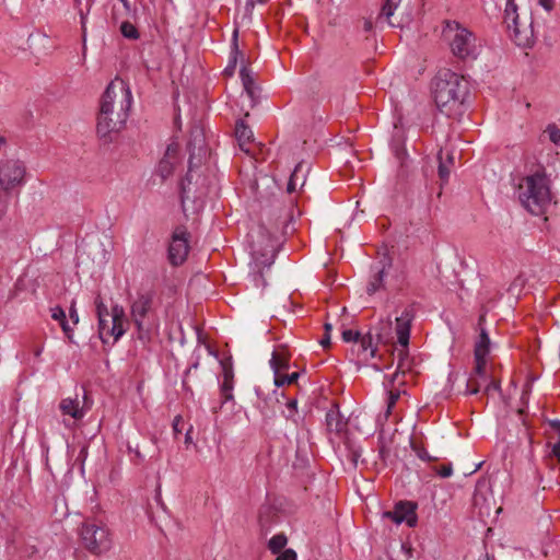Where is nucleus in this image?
<instances>
[{
    "label": "nucleus",
    "mask_w": 560,
    "mask_h": 560,
    "mask_svg": "<svg viewBox=\"0 0 560 560\" xmlns=\"http://www.w3.org/2000/svg\"><path fill=\"white\" fill-rule=\"evenodd\" d=\"M442 39L459 60H475L479 55L476 35L457 21L443 22Z\"/></svg>",
    "instance_id": "5"
},
{
    "label": "nucleus",
    "mask_w": 560,
    "mask_h": 560,
    "mask_svg": "<svg viewBox=\"0 0 560 560\" xmlns=\"http://www.w3.org/2000/svg\"><path fill=\"white\" fill-rule=\"evenodd\" d=\"M278 557L276 560H296L298 556L296 552L293 549H285L284 551H281L280 553H277Z\"/></svg>",
    "instance_id": "50"
},
{
    "label": "nucleus",
    "mask_w": 560,
    "mask_h": 560,
    "mask_svg": "<svg viewBox=\"0 0 560 560\" xmlns=\"http://www.w3.org/2000/svg\"><path fill=\"white\" fill-rule=\"evenodd\" d=\"M434 470L436 471V474L439 476H441L442 478H447V477H451L452 474H453V467H452V464L448 463V464H445V465H442L440 467H435Z\"/></svg>",
    "instance_id": "47"
},
{
    "label": "nucleus",
    "mask_w": 560,
    "mask_h": 560,
    "mask_svg": "<svg viewBox=\"0 0 560 560\" xmlns=\"http://www.w3.org/2000/svg\"><path fill=\"white\" fill-rule=\"evenodd\" d=\"M51 318L57 320L65 335L68 337V339H72V332H73V328L69 325L68 320H67V316H66V312L63 311V308L61 306H55L52 307L51 310Z\"/></svg>",
    "instance_id": "24"
},
{
    "label": "nucleus",
    "mask_w": 560,
    "mask_h": 560,
    "mask_svg": "<svg viewBox=\"0 0 560 560\" xmlns=\"http://www.w3.org/2000/svg\"><path fill=\"white\" fill-rule=\"evenodd\" d=\"M287 406V412L284 413V417L288 419V420H292L293 422H298L296 419H295V415L298 412V401L296 399H289L288 402L285 404Z\"/></svg>",
    "instance_id": "37"
},
{
    "label": "nucleus",
    "mask_w": 560,
    "mask_h": 560,
    "mask_svg": "<svg viewBox=\"0 0 560 560\" xmlns=\"http://www.w3.org/2000/svg\"><path fill=\"white\" fill-rule=\"evenodd\" d=\"M302 171V163H299L294 171L292 172L288 185H287V191L288 192H294L296 190V187L300 185L301 187L305 184L304 175L300 176V173Z\"/></svg>",
    "instance_id": "28"
},
{
    "label": "nucleus",
    "mask_w": 560,
    "mask_h": 560,
    "mask_svg": "<svg viewBox=\"0 0 560 560\" xmlns=\"http://www.w3.org/2000/svg\"><path fill=\"white\" fill-rule=\"evenodd\" d=\"M74 3H75V7L78 8L79 10V14H80V18H81V24H82V28L84 30L85 27V20H86V15L90 11V7L91 4L88 2L86 5H85V10L81 7L82 4V1L81 0H74Z\"/></svg>",
    "instance_id": "42"
},
{
    "label": "nucleus",
    "mask_w": 560,
    "mask_h": 560,
    "mask_svg": "<svg viewBox=\"0 0 560 560\" xmlns=\"http://www.w3.org/2000/svg\"><path fill=\"white\" fill-rule=\"evenodd\" d=\"M415 318V311L412 307H406L401 315L396 317V335L399 346L402 348L398 352V366L397 370L405 373L410 369L408 363V345L410 339L411 324Z\"/></svg>",
    "instance_id": "9"
},
{
    "label": "nucleus",
    "mask_w": 560,
    "mask_h": 560,
    "mask_svg": "<svg viewBox=\"0 0 560 560\" xmlns=\"http://www.w3.org/2000/svg\"><path fill=\"white\" fill-rule=\"evenodd\" d=\"M489 380V373L487 372V366H483V371L481 374L476 373V366L470 373L469 377L466 382L465 395H476L480 392L481 387L486 385Z\"/></svg>",
    "instance_id": "18"
},
{
    "label": "nucleus",
    "mask_w": 560,
    "mask_h": 560,
    "mask_svg": "<svg viewBox=\"0 0 560 560\" xmlns=\"http://www.w3.org/2000/svg\"><path fill=\"white\" fill-rule=\"evenodd\" d=\"M545 132L548 135L549 140L555 144L560 142V129L556 125H548Z\"/></svg>",
    "instance_id": "40"
},
{
    "label": "nucleus",
    "mask_w": 560,
    "mask_h": 560,
    "mask_svg": "<svg viewBox=\"0 0 560 560\" xmlns=\"http://www.w3.org/2000/svg\"><path fill=\"white\" fill-rule=\"evenodd\" d=\"M268 0H247L245 4V16L252 19L253 10L257 3L265 4Z\"/></svg>",
    "instance_id": "45"
},
{
    "label": "nucleus",
    "mask_w": 560,
    "mask_h": 560,
    "mask_svg": "<svg viewBox=\"0 0 560 560\" xmlns=\"http://www.w3.org/2000/svg\"><path fill=\"white\" fill-rule=\"evenodd\" d=\"M545 423L549 425L550 431H546V436L548 438V433L556 439L560 435V420L558 419H546Z\"/></svg>",
    "instance_id": "39"
},
{
    "label": "nucleus",
    "mask_w": 560,
    "mask_h": 560,
    "mask_svg": "<svg viewBox=\"0 0 560 560\" xmlns=\"http://www.w3.org/2000/svg\"><path fill=\"white\" fill-rule=\"evenodd\" d=\"M261 242H253L252 256L259 267H269L273 264L276 257L275 243L264 233L260 234Z\"/></svg>",
    "instance_id": "12"
},
{
    "label": "nucleus",
    "mask_w": 560,
    "mask_h": 560,
    "mask_svg": "<svg viewBox=\"0 0 560 560\" xmlns=\"http://www.w3.org/2000/svg\"><path fill=\"white\" fill-rule=\"evenodd\" d=\"M235 137L238 141L240 148L245 153L250 154L252 145L254 144V133L252 129L243 120L236 121Z\"/></svg>",
    "instance_id": "17"
},
{
    "label": "nucleus",
    "mask_w": 560,
    "mask_h": 560,
    "mask_svg": "<svg viewBox=\"0 0 560 560\" xmlns=\"http://www.w3.org/2000/svg\"><path fill=\"white\" fill-rule=\"evenodd\" d=\"M517 194L523 207L535 215L545 213L551 203L549 179L544 171L523 177Z\"/></svg>",
    "instance_id": "3"
},
{
    "label": "nucleus",
    "mask_w": 560,
    "mask_h": 560,
    "mask_svg": "<svg viewBox=\"0 0 560 560\" xmlns=\"http://www.w3.org/2000/svg\"><path fill=\"white\" fill-rule=\"evenodd\" d=\"M370 331L373 332V339L376 343H388L392 340V320H380Z\"/></svg>",
    "instance_id": "20"
},
{
    "label": "nucleus",
    "mask_w": 560,
    "mask_h": 560,
    "mask_svg": "<svg viewBox=\"0 0 560 560\" xmlns=\"http://www.w3.org/2000/svg\"><path fill=\"white\" fill-rule=\"evenodd\" d=\"M324 328H325V334L320 340V345L324 347V348H327L330 346V331L332 329V326L331 324L329 323H326L324 325Z\"/></svg>",
    "instance_id": "49"
},
{
    "label": "nucleus",
    "mask_w": 560,
    "mask_h": 560,
    "mask_svg": "<svg viewBox=\"0 0 560 560\" xmlns=\"http://www.w3.org/2000/svg\"><path fill=\"white\" fill-rule=\"evenodd\" d=\"M504 23L510 33V37L520 47H532L534 44V31L530 19L520 21L517 5L514 0H508L504 11Z\"/></svg>",
    "instance_id": "8"
},
{
    "label": "nucleus",
    "mask_w": 560,
    "mask_h": 560,
    "mask_svg": "<svg viewBox=\"0 0 560 560\" xmlns=\"http://www.w3.org/2000/svg\"><path fill=\"white\" fill-rule=\"evenodd\" d=\"M126 11H130V2L129 0H120Z\"/></svg>",
    "instance_id": "58"
},
{
    "label": "nucleus",
    "mask_w": 560,
    "mask_h": 560,
    "mask_svg": "<svg viewBox=\"0 0 560 560\" xmlns=\"http://www.w3.org/2000/svg\"><path fill=\"white\" fill-rule=\"evenodd\" d=\"M26 166L16 159H8L0 162V186L13 191L21 188L26 182Z\"/></svg>",
    "instance_id": "10"
},
{
    "label": "nucleus",
    "mask_w": 560,
    "mask_h": 560,
    "mask_svg": "<svg viewBox=\"0 0 560 560\" xmlns=\"http://www.w3.org/2000/svg\"><path fill=\"white\" fill-rule=\"evenodd\" d=\"M234 380H223L220 386L222 404L233 400Z\"/></svg>",
    "instance_id": "31"
},
{
    "label": "nucleus",
    "mask_w": 560,
    "mask_h": 560,
    "mask_svg": "<svg viewBox=\"0 0 560 560\" xmlns=\"http://www.w3.org/2000/svg\"><path fill=\"white\" fill-rule=\"evenodd\" d=\"M189 233L185 226H177L173 231L168 247V260L173 266L182 265L189 253Z\"/></svg>",
    "instance_id": "11"
},
{
    "label": "nucleus",
    "mask_w": 560,
    "mask_h": 560,
    "mask_svg": "<svg viewBox=\"0 0 560 560\" xmlns=\"http://www.w3.org/2000/svg\"><path fill=\"white\" fill-rule=\"evenodd\" d=\"M174 170V162L170 159L163 158L160 163L158 171L163 179L167 178Z\"/></svg>",
    "instance_id": "34"
},
{
    "label": "nucleus",
    "mask_w": 560,
    "mask_h": 560,
    "mask_svg": "<svg viewBox=\"0 0 560 560\" xmlns=\"http://www.w3.org/2000/svg\"><path fill=\"white\" fill-rule=\"evenodd\" d=\"M326 425L329 432L340 433L346 428V422L338 410L330 409L326 413Z\"/></svg>",
    "instance_id": "23"
},
{
    "label": "nucleus",
    "mask_w": 560,
    "mask_h": 560,
    "mask_svg": "<svg viewBox=\"0 0 560 560\" xmlns=\"http://www.w3.org/2000/svg\"><path fill=\"white\" fill-rule=\"evenodd\" d=\"M357 28L361 30L365 34H370L373 31L374 25L371 19L362 18L358 21Z\"/></svg>",
    "instance_id": "41"
},
{
    "label": "nucleus",
    "mask_w": 560,
    "mask_h": 560,
    "mask_svg": "<svg viewBox=\"0 0 560 560\" xmlns=\"http://www.w3.org/2000/svg\"><path fill=\"white\" fill-rule=\"evenodd\" d=\"M538 3L547 11H551L555 7V0H538Z\"/></svg>",
    "instance_id": "53"
},
{
    "label": "nucleus",
    "mask_w": 560,
    "mask_h": 560,
    "mask_svg": "<svg viewBox=\"0 0 560 560\" xmlns=\"http://www.w3.org/2000/svg\"><path fill=\"white\" fill-rule=\"evenodd\" d=\"M200 136H201V133L198 131V135L194 136V141L190 140L188 142V150L190 152L189 160H188V173L186 174L185 178L180 182V200H182L183 206L185 205L186 200L190 199L189 185L191 184V178H192L190 173L194 170V167H198L201 164L200 151L202 150V147L199 145L198 155H196V153H195L196 141H197V138Z\"/></svg>",
    "instance_id": "14"
},
{
    "label": "nucleus",
    "mask_w": 560,
    "mask_h": 560,
    "mask_svg": "<svg viewBox=\"0 0 560 560\" xmlns=\"http://www.w3.org/2000/svg\"><path fill=\"white\" fill-rule=\"evenodd\" d=\"M237 36H238V31L234 30V32H233V39H232V51H231L232 59L230 61V65L225 69V71L226 72L229 71L230 73H232L233 70L235 69L236 61H237V56L242 55V52L238 49Z\"/></svg>",
    "instance_id": "30"
},
{
    "label": "nucleus",
    "mask_w": 560,
    "mask_h": 560,
    "mask_svg": "<svg viewBox=\"0 0 560 560\" xmlns=\"http://www.w3.org/2000/svg\"><path fill=\"white\" fill-rule=\"evenodd\" d=\"M479 560H494L493 556H490L488 552H485Z\"/></svg>",
    "instance_id": "57"
},
{
    "label": "nucleus",
    "mask_w": 560,
    "mask_h": 560,
    "mask_svg": "<svg viewBox=\"0 0 560 560\" xmlns=\"http://www.w3.org/2000/svg\"><path fill=\"white\" fill-rule=\"evenodd\" d=\"M130 316L137 328V338L147 345L151 341L153 331L159 326L155 311V292L141 291L130 304Z\"/></svg>",
    "instance_id": "4"
},
{
    "label": "nucleus",
    "mask_w": 560,
    "mask_h": 560,
    "mask_svg": "<svg viewBox=\"0 0 560 560\" xmlns=\"http://www.w3.org/2000/svg\"><path fill=\"white\" fill-rule=\"evenodd\" d=\"M384 276H385L384 268H378V267L375 268V272L373 273V276L371 277V279L366 285L368 294L372 295L376 291H378L381 288H383Z\"/></svg>",
    "instance_id": "27"
},
{
    "label": "nucleus",
    "mask_w": 560,
    "mask_h": 560,
    "mask_svg": "<svg viewBox=\"0 0 560 560\" xmlns=\"http://www.w3.org/2000/svg\"><path fill=\"white\" fill-rule=\"evenodd\" d=\"M300 374L298 372H294L292 374H281L280 372L279 373H276L275 374V385L277 387H281L285 384H293L298 381Z\"/></svg>",
    "instance_id": "32"
},
{
    "label": "nucleus",
    "mask_w": 560,
    "mask_h": 560,
    "mask_svg": "<svg viewBox=\"0 0 560 560\" xmlns=\"http://www.w3.org/2000/svg\"><path fill=\"white\" fill-rule=\"evenodd\" d=\"M223 380H234L233 366L230 362L221 361Z\"/></svg>",
    "instance_id": "48"
},
{
    "label": "nucleus",
    "mask_w": 560,
    "mask_h": 560,
    "mask_svg": "<svg viewBox=\"0 0 560 560\" xmlns=\"http://www.w3.org/2000/svg\"><path fill=\"white\" fill-rule=\"evenodd\" d=\"M180 423H183L182 418L179 416L175 417V419L173 421V429H174L175 433L180 432V429H179Z\"/></svg>",
    "instance_id": "54"
},
{
    "label": "nucleus",
    "mask_w": 560,
    "mask_h": 560,
    "mask_svg": "<svg viewBox=\"0 0 560 560\" xmlns=\"http://www.w3.org/2000/svg\"><path fill=\"white\" fill-rule=\"evenodd\" d=\"M490 352V338L486 329H481L478 340L475 343L474 358L476 373L481 374L483 366H487V357Z\"/></svg>",
    "instance_id": "15"
},
{
    "label": "nucleus",
    "mask_w": 560,
    "mask_h": 560,
    "mask_svg": "<svg viewBox=\"0 0 560 560\" xmlns=\"http://www.w3.org/2000/svg\"><path fill=\"white\" fill-rule=\"evenodd\" d=\"M86 455V450L83 447L81 451H80V454H79V457H85Z\"/></svg>",
    "instance_id": "60"
},
{
    "label": "nucleus",
    "mask_w": 560,
    "mask_h": 560,
    "mask_svg": "<svg viewBox=\"0 0 560 560\" xmlns=\"http://www.w3.org/2000/svg\"><path fill=\"white\" fill-rule=\"evenodd\" d=\"M132 105L129 85L119 79L112 81L104 91L97 116V135L105 143L114 141L125 128Z\"/></svg>",
    "instance_id": "1"
},
{
    "label": "nucleus",
    "mask_w": 560,
    "mask_h": 560,
    "mask_svg": "<svg viewBox=\"0 0 560 560\" xmlns=\"http://www.w3.org/2000/svg\"><path fill=\"white\" fill-rule=\"evenodd\" d=\"M417 456L424 462H436L440 458L438 456H431L424 447L416 448Z\"/></svg>",
    "instance_id": "44"
},
{
    "label": "nucleus",
    "mask_w": 560,
    "mask_h": 560,
    "mask_svg": "<svg viewBox=\"0 0 560 560\" xmlns=\"http://www.w3.org/2000/svg\"><path fill=\"white\" fill-rule=\"evenodd\" d=\"M434 102L439 110L451 118L459 117L464 112V102L468 95V82L448 69L439 71L432 83Z\"/></svg>",
    "instance_id": "2"
},
{
    "label": "nucleus",
    "mask_w": 560,
    "mask_h": 560,
    "mask_svg": "<svg viewBox=\"0 0 560 560\" xmlns=\"http://www.w3.org/2000/svg\"><path fill=\"white\" fill-rule=\"evenodd\" d=\"M288 544V538L284 534H277L275 535L273 537L270 538V540L268 541V549L277 555V553H280L282 551V549L287 546Z\"/></svg>",
    "instance_id": "29"
},
{
    "label": "nucleus",
    "mask_w": 560,
    "mask_h": 560,
    "mask_svg": "<svg viewBox=\"0 0 560 560\" xmlns=\"http://www.w3.org/2000/svg\"><path fill=\"white\" fill-rule=\"evenodd\" d=\"M401 0H385L377 16V21L385 19L388 25L393 27H399L401 25L400 22H395L392 20V18L394 16L395 11L398 9Z\"/></svg>",
    "instance_id": "21"
},
{
    "label": "nucleus",
    "mask_w": 560,
    "mask_h": 560,
    "mask_svg": "<svg viewBox=\"0 0 560 560\" xmlns=\"http://www.w3.org/2000/svg\"><path fill=\"white\" fill-rule=\"evenodd\" d=\"M178 153V147L177 144H170L165 151V154L163 158L170 159L174 162Z\"/></svg>",
    "instance_id": "51"
},
{
    "label": "nucleus",
    "mask_w": 560,
    "mask_h": 560,
    "mask_svg": "<svg viewBox=\"0 0 560 560\" xmlns=\"http://www.w3.org/2000/svg\"><path fill=\"white\" fill-rule=\"evenodd\" d=\"M128 448H129V451H130V452H135V454H136V456H137L138 458H141V459L143 458V456L141 455V453H140V451H139L138 446L133 450V448L131 447V445H129V446H128Z\"/></svg>",
    "instance_id": "56"
},
{
    "label": "nucleus",
    "mask_w": 560,
    "mask_h": 560,
    "mask_svg": "<svg viewBox=\"0 0 560 560\" xmlns=\"http://www.w3.org/2000/svg\"><path fill=\"white\" fill-rule=\"evenodd\" d=\"M11 191L3 189L0 186V217L7 212L9 201H10Z\"/></svg>",
    "instance_id": "38"
},
{
    "label": "nucleus",
    "mask_w": 560,
    "mask_h": 560,
    "mask_svg": "<svg viewBox=\"0 0 560 560\" xmlns=\"http://www.w3.org/2000/svg\"><path fill=\"white\" fill-rule=\"evenodd\" d=\"M361 456L360 450H352L351 451V460L354 465H357L359 457Z\"/></svg>",
    "instance_id": "55"
},
{
    "label": "nucleus",
    "mask_w": 560,
    "mask_h": 560,
    "mask_svg": "<svg viewBox=\"0 0 560 560\" xmlns=\"http://www.w3.org/2000/svg\"><path fill=\"white\" fill-rule=\"evenodd\" d=\"M120 32H121L122 36L128 39L135 40L140 37V34H139L137 27L128 21L121 23Z\"/></svg>",
    "instance_id": "33"
},
{
    "label": "nucleus",
    "mask_w": 560,
    "mask_h": 560,
    "mask_svg": "<svg viewBox=\"0 0 560 560\" xmlns=\"http://www.w3.org/2000/svg\"><path fill=\"white\" fill-rule=\"evenodd\" d=\"M493 392H501V384H500L499 380L493 378L489 374V380H488V382L485 385L483 393L487 396H490V395H492Z\"/></svg>",
    "instance_id": "36"
},
{
    "label": "nucleus",
    "mask_w": 560,
    "mask_h": 560,
    "mask_svg": "<svg viewBox=\"0 0 560 560\" xmlns=\"http://www.w3.org/2000/svg\"><path fill=\"white\" fill-rule=\"evenodd\" d=\"M189 440V432L186 433V442Z\"/></svg>",
    "instance_id": "61"
},
{
    "label": "nucleus",
    "mask_w": 560,
    "mask_h": 560,
    "mask_svg": "<svg viewBox=\"0 0 560 560\" xmlns=\"http://www.w3.org/2000/svg\"><path fill=\"white\" fill-rule=\"evenodd\" d=\"M199 365L198 362L194 363L187 371H186V374L190 373L191 369H197Z\"/></svg>",
    "instance_id": "59"
},
{
    "label": "nucleus",
    "mask_w": 560,
    "mask_h": 560,
    "mask_svg": "<svg viewBox=\"0 0 560 560\" xmlns=\"http://www.w3.org/2000/svg\"><path fill=\"white\" fill-rule=\"evenodd\" d=\"M377 345L378 343H376V341L373 339L372 331L361 336L354 345V347H357L359 360L361 362H368L369 360L375 358L377 352Z\"/></svg>",
    "instance_id": "16"
},
{
    "label": "nucleus",
    "mask_w": 560,
    "mask_h": 560,
    "mask_svg": "<svg viewBox=\"0 0 560 560\" xmlns=\"http://www.w3.org/2000/svg\"><path fill=\"white\" fill-rule=\"evenodd\" d=\"M547 440V446L550 447V456L556 457L560 463V435L553 439V436L548 433Z\"/></svg>",
    "instance_id": "35"
},
{
    "label": "nucleus",
    "mask_w": 560,
    "mask_h": 560,
    "mask_svg": "<svg viewBox=\"0 0 560 560\" xmlns=\"http://www.w3.org/2000/svg\"><path fill=\"white\" fill-rule=\"evenodd\" d=\"M360 337H361V334L359 331H353L351 329H345L342 331V339L346 342L353 341L355 343Z\"/></svg>",
    "instance_id": "43"
},
{
    "label": "nucleus",
    "mask_w": 560,
    "mask_h": 560,
    "mask_svg": "<svg viewBox=\"0 0 560 560\" xmlns=\"http://www.w3.org/2000/svg\"><path fill=\"white\" fill-rule=\"evenodd\" d=\"M4 143V139L0 138V145Z\"/></svg>",
    "instance_id": "62"
},
{
    "label": "nucleus",
    "mask_w": 560,
    "mask_h": 560,
    "mask_svg": "<svg viewBox=\"0 0 560 560\" xmlns=\"http://www.w3.org/2000/svg\"><path fill=\"white\" fill-rule=\"evenodd\" d=\"M59 408L63 415H69L75 420L84 417V411L80 408L78 399L65 398L60 401Z\"/></svg>",
    "instance_id": "22"
},
{
    "label": "nucleus",
    "mask_w": 560,
    "mask_h": 560,
    "mask_svg": "<svg viewBox=\"0 0 560 560\" xmlns=\"http://www.w3.org/2000/svg\"><path fill=\"white\" fill-rule=\"evenodd\" d=\"M80 541L84 549L94 556L106 553L112 548V535L102 521L86 518L79 530Z\"/></svg>",
    "instance_id": "7"
},
{
    "label": "nucleus",
    "mask_w": 560,
    "mask_h": 560,
    "mask_svg": "<svg viewBox=\"0 0 560 560\" xmlns=\"http://www.w3.org/2000/svg\"><path fill=\"white\" fill-rule=\"evenodd\" d=\"M438 161H439V170H438L439 177L443 183H446L450 177V174H451L450 165H453L454 158L450 153H447L446 160H444L443 151L440 150V152L438 154Z\"/></svg>",
    "instance_id": "25"
},
{
    "label": "nucleus",
    "mask_w": 560,
    "mask_h": 560,
    "mask_svg": "<svg viewBox=\"0 0 560 560\" xmlns=\"http://www.w3.org/2000/svg\"><path fill=\"white\" fill-rule=\"evenodd\" d=\"M96 315L98 319V336L103 343H107L109 339L116 342L127 330L128 320L125 310L121 305L115 304L108 311L102 298L96 296L95 301Z\"/></svg>",
    "instance_id": "6"
},
{
    "label": "nucleus",
    "mask_w": 560,
    "mask_h": 560,
    "mask_svg": "<svg viewBox=\"0 0 560 560\" xmlns=\"http://www.w3.org/2000/svg\"><path fill=\"white\" fill-rule=\"evenodd\" d=\"M289 362L290 353L284 346H280L272 352V357L270 359V366L273 370L275 374L288 370Z\"/></svg>",
    "instance_id": "19"
},
{
    "label": "nucleus",
    "mask_w": 560,
    "mask_h": 560,
    "mask_svg": "<svg viewBox=\"0 0 560 560\" xmlns=\"http://www.w3.org/2000/svg\"><path fill=\"white\" fill-rule=\"evenodd\" d=\"M242 84L244 88V91L248 95L249 98L254 100L255 97V80L252 74V71L246 67L243 66L240 71Z\"/></svg>",
    "instance_id": "26"
},
{
    "label": "nucleus",
    "mask_w": 560,
    "mask_h": 560,
    "mask_svg": "<svg viewBox=\"0 0 560 560\" xmlns=\"http://www.w3.org/2000/svg\"><path fill=\"white\" fill-rule=\"evenodd\" d=\"M400 397L399 390H390L387 399V415L392 412V409L396 405L397 400Z\"/></svg>",
    "instance_id": "46"
},
{
    "label": "nucleus",
    "mask_w": 560,
    "mask_h": 560,
    "mask_svg": "<svg viewBox=\"0 0 560 560\" xmlns=\"http://www.w3.org/2000/svg\"><path fill=\"white\" fill-rule=\"evenodd\" d=\"M383 517L396 524L405 522L409 527H415L417 525L416 504L410 501H400L394 510L384 512Z\"/></svg>",
    "instance_id": "13"
},
{
    "label": "nucleus",
    "mask_w": 560,
    "mask_h": 560,
    "mask_svg": "<svg viewBox=\"0 0 560 560\" xmlns=\"http://www.w3.org/2000/svg\"><path fill=\"white\" fill-rule=\"evenodd\" d=\"M69 318L73 325H77L79 323V314L75 307V301H72L69 307Z\"/></svg>",
    "instance_id": "52"
}]
</instances>
